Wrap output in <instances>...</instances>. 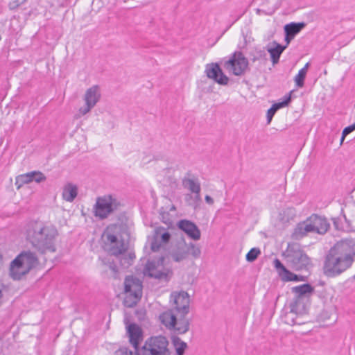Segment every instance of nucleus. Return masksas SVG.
Here are the masks:
<instances>
[{
  "label": "nucleus",
  "instance_id": "30",
  "mask_svg": "<svg viewBox=\"0 0 355 355\" xmlns=\"http://www.w3.org/2000/svg\"><path fill=\"white\" fill-rule=\"evenodd\" d=\"M187 244L179 245L177 250L171 254L172 258L174 261L179 262L186 259L187 256Z\"/></svg>",
  "mask_w": 355,
  "mask_h": 355
},
{
  "label": "nucleus",
  "instance_id": "8",
  "mask_svg": "<svg viewBox=\"0 0 355 355\" xmlns=\"http://www.w3.org/2000/svg\"><path fill=\"white\" fill-rule=\"evenodd\" d=\"M125 298L123 304L127 307H133L142 295V283L137 277H126L124 281Z\"/></svg>",
  "mask_w": 355,
  "mask_h": 355
},
{
  "label": "nucleus",
  "instance_id": "26",
  "mask_svg": "<svg viewBox=\"0 0 355 355\" xmlns=\"http://www.w3.org/2000/svg\"><path fill=\"white\" fill-rule=\"evenodd\" d=\"M306 26L304 22L290 23L284 26L285 34L294 37L298 34Z\"/></svg>",
  "mask_w": 355,
  "mask_h": 355
},
{
  "label": "nucleus",
  "instance_id": "43",
  "mask_svg": "<svg viewBox=\"0 0 355 355\" xmlns=\"http://www.w3.org/2000/svg\"><path fill=\"white\" fill-rule=\"evenodd\" d=\"M309 67V62H307V63L304 65V67L302 69H301V70H304L305 73H307V70H308Z\"/></svg>",
  "mask_w": 355,
  "mask_h": 355
},
{
  "label": "nucleus",
  "instance_id": "44",
  "mask_svg": "<svg viewBox=\"0 0 355 355\" xmlns=\"http://www.w3.org/2000/svg\"><path fill=\"white\" fill-rule=\"evenodd\" d=\"M26 173H27V175H28V178H29V179H31V182L34 181L35 175H32L31 172Z\"/></svg>",
  "mask_w": 355,
  "mask_h": 355
},
{
  "label": "nucleus",
  "instance_id": "9",
  "mask_svg": "<svg viewBox=\"0 0 355 355\" xmlns=\"http://www.w3.org/2000/svg\"><path fill=\"white\" fill-rule=\"evenodd\" d=\"M314 291V288L309 284H304L292 288V292L295 297L291 303V313L302 314L306 309L304 300L309 297Z\"/></svg>",
  "mask_w": 355,
  "mask_h": 355
},
{
  "label": "nucleus",
  "instance_id": "3",
  "mask_svg": "<svg viewBox=\"0 0 355 355\" xmlns=\"http://www.w3.org/2000/svg\"><path fill=\"white\" fill-rule=\"evenodd\" d=\"M122 207L123 203L116 196L107 194L96 198L94 213L96 217L103 220L120 211Z\"/></svg>",
  "mask_w": 355,
  "mask_h": 355
},
{
  "label": "nucleus",
  "instance_id": "39",
  "mask_svg": "<svg viewBox=\"0 0 355 355\" xmlns=\"http://www.w3.org/2000/svg\"><path fill=\"white\" fill-rule=\"evenodd\" d=\"M117 355H137L132 353L131 350L126 347H122L116 352Z\"/></svg>",
  "mask_w": 355,
  "mask_h": 355
},
{
  "label": "nucleus",
  "instance_id": "33",
  "mask_svg": "<svg viewBox=\"0 0 355 355\" xmlns=\"http://www.w3.org/2000/svg\"><path fill=\"white\" fill-rule=\"evenodd\" d=\"M260 254L261 251L259 248H252L246 254V260L249 262H253Z\"/></svg>",
  "mask_w": 355,
  "mask_h": 355
},
{
  "label": "nucleus",
  "instance_id": "34",
  "mask_svg": "<svg viewBox=\"0 0 355 355\" xmlns=\"http://www.w3.org/2000/svg\"><path fill=\"white\" fill-rule=\"evenodd\" d=\"M306 73L304 70H300L298 73L295 77V82L298 87H302L304 86V80L306 77Z\"/></svg>",
  "mask_w": 355,
  "mask_h": 355
},
{
  "label": "nucleus",
  "instance_id": "19",
  "mask_svg": "<svg viewBox=\"0 0 355 355\" xmlns=\"http://www.w3.org/2000/svg\"><path fill=\"white\" fill-rule=\"evenodd\" d=\"M127 334L130 343L138 354V351L140 349L139 347V343L143 340V332L141 329L135 323L130 324L127 327Z\"/></svg>",
  "mask_w": 355,
  "mask_h": 355
},
{
  "label": "nucleus",
  "instance_id": "15",
  "mask_svg": "<svg viewBox=\"0 0 355 355\" xmlns=\"http://www.w3.org/2000/svg\"><path fill=\"white\" fill-rule=\"evenodd\" d=\"M171 239L170 233L163 227H157L155 230L150 248L153 252L159 251Z\"/></svg>",
  "mask_w": 355,
  "mask_h": 355
},
{
  "label": "nucleus",
  "instance_id": "37",
  "mask_svg": "<svg viewBox=\"0 0 355 355\" xmlns=\"http://www.w3.org/2000/svg\"><path fill=\"white\" fill-rule=\"evenodd\" d=\"M354 130H355V123L351 125L346 127L343 131L340 144H342L343 142L345 137L347 135L351 133L352 131H354Z\"/></svg>",
  "mask_w": 355,
  "mask_h": 355
},
{
  "label": "nucleus",
  "instance_id": "25",
  "mask_svg": "<svg viewBox=\"0 0 355 355\" xmlns=\"http://www.w3.org/2000/svg\"><path fill=\"white\" fill-rule=\"evenodd\" d=\"M177 313H173L171 311H166L159 316L161 322L169 329H172L175 325V318Z\"/></svg>",
  "mask_w": 355,
  "mask_h": 355
},
{
  "label": "nucleus",
  "instance_id": "41",
  "mask_svg": "<svg viewBox=\"0 0 355 355\" xmlns=\"http://www.w3.org/2000/svg\"><path fill=\"white\" fill-rule=\"evenodd\" d=\"M205 202H206L208 205H212L214 204V200H213V198H212L211 196H208V195H207V196H205Z\"/></svg>",
  "mask_w": 355,
  "mask_h": 355
},
{
  "label": "nucleus",
  "instance_id": "36",
  "mask_svg": "<svg viewBox=\"0 0 355 355\" xmlns=\"http://www.w3.org/2000/svg\"><path fill=\"white\" fill-rule=\"evenodd\" d=\"M31 174L35 175L34 181L37 183H40L43 181H45L46 179V176L40 171H31Z\"/></svg>",
  "mask_w": 355,
  "mask_h": 355
},
{
  "label": "nucleus",
  "instance_id": "47",
  "mask_svg": "<svg viewBox=\"0 0 355 355\" xmlns=\"http://www.w3.org/2000/svg\"><path fill=\"white\" fill-rule=\"evenodd\" d=\"M343 217H344L345 220L346 221H347L346 216H344Z\"/></svg>",
  "mask_w": 355,
  "mask_h": 355
},
{
  "label": "nucleus",
  "instance_id": "2",
  "mask_svg": "<svg viewBox=\"0 0 355 355\" xmlns=\"http://www.w3.org/2000/svg\"><path fill=\"white\" fill-rule=\"evenodd\" d=\"M37 264L38 259L34 252L24 251L11 262L10 275L13 279L19 280Z\"/></svg>",
  "mask_w": 355,
  "mask_h": 355
},
{
  "label": "nucleus",
  "instance_id": "13",
  "mask_svg": "<svg viewBox=\"0 0 355 355\" xmlns=\"http://www.w3.org/2000/svg\"><path fill=\"white\" fill-rule=\"evenodd\" d=\"M330 250L340 257L347 259L352 263L355 257V241L352 239H345L338 242Z\"/></svg>",
  "mask_w": 355,
  "mask_h": 355
},
{
  "label": "nucleus",
  "instance_id": "6",
  "mask_svg": "<svg viewBox=\"0 0 355 355\" xmlns=\"http://www.w3.org/2000/svg\"><path fill=\"white\" fill-rule=\"evenodd\" d=\"M168 346V340L165 336H151L145 340L137 355H171Z\"/></svg>",
  "mask_w": 355,
  "mask_h": 355
},
{
  "label": "nucleus",
  "instance_id": "17",
  "mask_svg": "<svg viewBox=\"0 0 355 355\" xmlns=\"http://www.w3.org/2000/svg\"><path fill=\"white\" fill-rule=\"evenodd\" d=\"M182 186L184 189L189 190L193 194V199L196 202H200V183L198 178L187 173L182 181Z\"/></svg>",
  "mask_w": 355,
  "mask_h": 355
},
{
  "label": "nucleus",
  "instance_id": "31",
  "mask_svg": "<svg viewBox=\"0 0 355 355\" xmlns=\"http://www.w3.org/2000/svg\"><path fill=\"white\" fill-rule=\"evenodd\" d=\"M173 344L175 347L177 355H183L187 348V344L178 337L173 338Z\"/></svg>",
  "mask_w": 355,
  "mask_h": 355
},
{
  "label": "nucleus",
  "instance_id": "4",
  "mask_svg": "<svg viewBox=\"0 0 355 355\" xmlns=\"http://www.w3.org/2000/svg\"><path fill=\"white\" fill-rule=\"evenodd\" d=\"M330 227L326 218L317 215H312L303 223H299L295 229L294 234L297 238H301L309 232H316L319 234H325Z\"/></svg>",
  "mask_w": 355,
  "mask_h": 355
},
{
  "label": "nucleus",
  "instance_id": "35",
  "mask_svg": "<svg viewBox=\"0 0 355 355\" xmlns=\"http://www.w3.org/2000/svg\"><path fill=\"white\" fill-rule=\"evenodd\" d=\"M29 182H31V179H29L28 175H27V173H24V174L19 175L16 180V184H19V183L20 184L18 186V188H19L21 184H28Z\"/></svg>",
  "mask_w": 355,
  "mask_h": 355
},
{
  "label": "nucleus",
  "instance_id": "5",
  "mask_svg": "<svg viewBox=\"0 0 355 355\" xmlns=\"http://www.w3.org/2000/svg\"><path fill=\"white\" fill-rule=\"evenodd\" d=\"M287 263L295 270H302L311 265V260L297 243L288 244L284 253Z\"/></svg>",
  "mask_w": 355,
  "mask_h": 355
},
{
  "label": "nucleus",
  "instance_id": "32",
  "mask_svg": "<svg viewBox=\"0 0 355 355\" xmlns=\"http://www.w3.org/2000/svg\"><path fill=\"white\" fill-rule=\"evenodd\" d=\"M187 254L190 253L193 257L198 258L200 256L201 250L200 248L193 243H189L187 245Z\"/></svg>",
  "mask_w": 355,
  "mask_h": 355
},
{
  "label": "nucleus",
  "instance_id": "22",
  "mask_svg": "<svg viewBox=\"0 0 355 355\" xmlns=\"http://www.w3.org/2000/svg\"><path fill=\"white\" fill-rule=\"evenodd\" d=\"M273 266L283 282L291 281L293 273L289 271L278 259L273 261Z\"/></svg>",
  "mask_w": 355,
  "mask_h": 355
},
{
  "label": "nucleus",
  "instance_id": "1",
  "mask_svg": "<svg viewBox=\"0 0 355 355\" xmlns=\"http://www.w3.org/2000/svg\"><path fill=\"white\" fill-rule=\"evenodd\" d=\"M58 232L55 227L42 222L33 221L26 229V239L42 254L55 252Z\"/></svg>",
  "mask_w": 355,
  "mask_h": 355
},
{
  "label": "nucleus",
  "instance_id": "45",
  "mask_svg": "<svg viewBox=\"0 0 355 355\" xmlns=\"http://www.w3.org/2000/svg\"><path fill=\"white\" fill-rule=\"evenodd\" d=\"M275 10V7L272 6V8H270V12H274Z\"/></svg>",
  "mask_w": 355,
  "mask_h": 355
},
{
  "label": "nucleus",
  "instance_id": "27",
  "mask_svg": "<svg viewBox=\"0 0 355 355\" xmlns=\"http://www.w3.org/2000/svg\"><path fill=\"white\" fill-rule=\"evenodd\" d=\"M273 44L275 45V47L268 48V51L269 52V53L270 55L271 60H272L273 64H275L278 63L279 57H280L281 54L282 53V52L286 48V46L280 45L279 44H278L275 42H274Z\"/></svg>",
  "mask_w": 355,
  "mask_h": 355
},
{
  "label": "nucleus",
  "instance_id": "16",
  "mask_svg": "<svg viewBox=\"0 0 355 355\" xmlns=\"http://www.w3.org/2000/svg\"><path fill=\"white\" fill-rule=\"evenodd\" d=\"M205 73L207 76L214 80L217 83L226 85L228 84L229 78L223 73L218 63H210L205 66Z\"/></svg>",
  "mask_w": 355,
  "mask_h": 355
},
{
  "label": "nucleus",
  "instance_id": "46",
  "mask_svg": "<svg viewBox=\"0 0 355 355\" xmlns=\"http://www.w3.org/2000/svg\"><path fill=\"white\" fill-rule=\"evenodd\" d=\"M295 323H296V322H295V321H294L293 320H292V324H295Z\"/></svg>",
  "mask_w": 355,
  "mask_h": 355
},
{
  "label": "nucleus",
  "instance_id": "10",
  "mask_svg": "<svg viewBox=\"0 0 355 355\" xmlns=\"http://www.w3.org/2000/svg\"><path fill=\"white\" fill-rule=\"evenodd\" d=\"M248 67V60L241 51L234 52L228 60L224 62L225 69L236 76L244 74Z\"/></svg>",
  "mask_w": 355,
  "mask_h": 355
},
{
  "label": "nucleus",
  "instance_id": "11",
  "mask_svg": "<svg viewBox=\"0 0 355 355\" xmlns=\"http://www.w3.org/2000/svg\"><path fill=\"white\" fill-rule=\"evenodd\" d=\"M101 96V90L98 86L94 85L88 88L83 97L85 105L78 110L74 115V118L78 119L89 113L99 101Z\"/></svg>",
  "mask_w": 355,
  "mask_h": 355
},
{
  "label": "nucleus",
  "instance_id": "14",
  "mask_svg": "<svg viewBox=\"0 0 355 355\" xmlns=\"http://www.w3.org/2000/svg\"><path fill=\"white\" fill-rule=\"evenodd\" d=\"M171 300L175 304L176 313L187 315L189 311L190 299L189 294L185 291L174 292L171 295Z\"/></svg>",
  "mask_w": 355,
  "mask_h": 355
},
{
  "label": "nucleus",
  "instance_id": "20",
  "mask_svg": "<svg viewBox=\"0 0 355 355\" xmlns=\"http://www.w3.org/2000/svg\"><path fill=\"white\" fill-rule=\"evenodd\" d=\"M178 227L184 232L189 238L195 241H198L200 239V231L193 222L187 220H181L178 223Z\"/></svg>",
  "mask_w": 355,
  "mask_h": 355
},
{
  "label": "nucleus",
  "instance_id": "48",
  "mask_svg": "<svg viewBox=\"0 0 355 355\" xmlns=\"http://www.w3.org/2000/svg\"><path fill=\"white\" fill-rule=\"evenodd\" d=\"M353 223L355 224V217H354V219L353 220Z\"/></svg>",
  "mask_w": 355,
  "mask_h": 355
},
{
  "label": "nucleus",
  "instance_id": "42",
  "mask_svg": "<svg viewBox=\"0 0 355 355\" xmlns=\"http://www.w3.org/2000/svg\"><path fill=\"white\" fill-rule=\"evenodd\" d=\"M293 38L294 37H291V35L285 34V41L286 42V46Z\"/></svg>",
  "mask_w": 355,
  "mask_h": 355
},
{
  "label": "nucleus",
  "instance_id": "29",
  "mask_svg": "<svg viewBox=\"0 0 355 355\" xmlns=\"http://www.w3.org/2000/svg\"><path fill=\"white\" fill-rule=\"evenodd\" d=\"M290 101H291V96H288L284 101L273 104L272 105V107L268 110V112H267L268 123H270L275 112L279 109L286 106L289 103Z\"/></svg>",
  "mask_w": 355,
  "mask_h": 355
},
{
  "label": "nucleus",
  "instance_id": "40",
  "mask_svg": "<svg viewBox=\"0 0 355 355\" xmlns=\"http://www.w3.org/2000/svg\"><path fill=\"white\" fill-rule=\"evenodd\" d=\"M291 279H292L291 281L300 282V281H303L304 280V277L303 276H299V275H297L293 273Z\"/></svg>",
  "mask_w": 355,
  "mask_h": 355
},
{
  "label": "nucleus",
  "instance_id": "7",
  "mask_svg": "<svg viewBox=\"0 0 355 355\" xmlns=\"http://www.w3.org/2000/svg\"><path fill=\"white\" fill-rule=\"evenodd\" d=\"M352 264L347 259H345L329 250L324 262L323 272L327 277H336L345 271Z\"/></svg>",
  "mask_w": 355,
  "mask_h": 355
},
{
  "label": "nucleus",
  "instance_id": "23",
  "mask_svg": "<svg viewBox=\"0 0 355 355\" xmlns=\"http://www.w3.org/2000/svg\"><path fill=\"white\" fill-rule=\"evenodd\" d=\"M273 266L283 282L291 281L293 273L289 271L278 259L273 261Z\"/></svg>",
  "mask_w": 355,
  "mask_h": 355
},
{
  "label": "nucleus",
  "instance_id": "18",
  "mask_svg": "<svg viewBox=\"0 0 355 355\" xmlns=\"http://www.w3.org/2000/svg\"><path fill=\"white\" fill-rule=\"evenodd\" d=\"M104 236L106 245H109L107 250L111 254L117 256L125 251L126 246L124 242L122 240H119L115 235L106 233Z\"/></svg>",
  "mask_w": 355,
  "mask_h": 355
},
{
  "label": "nucleus",
  "instance_id": "49",
  "mask_svg": "<svg viewBox=\"0 0 355 355\" xmlns=\"http://www.w3.org/2000/svg\"><path fill=\"white\" fill-rule=\"evenodd\" d=\"M354 277L355 278V275L354 276Z\"/></svg>",
  "mask_w": 355,
  "mask_h": 355
},
{
  "label": "nucleus",
  "instance_id": "24",
  "mask_svg": "<svg viewBox=\"0 0 355 355\" xmlns=\"http://www.w3.org/2000/svg\"><path fill=\"white\" fill-rule=\"evenodd\" d=\"M78 195V188L71 183L67 184L62 191V198L67 202H72Z\"/></svg>",
  "mask_w": 355,
  "mask_h": 355
},
{
  "label": "nucleus",
  "instance_id": "28",
  "mask_svg": "<svg viewBox=\"0 0 355 355\" xmlns=\"http://www.w3.org/2000/svg\"><path fill=\"white\" fill-rule=\"evenodd\" d=\"M295 215L296 211L293 207H286L279 212L278 218L282 223H286L293 220Z\"/></svg>",
  "mask_w": 355,
  "mask_h": 355
},
{
  "label": "nucleus",
  "instance_id": "38",
  "mask_svg": "<svg viewBox=\"0 0 355 355\" xmlns=\"http://www.w3.org/2000/svg\"><path fill=\"white\" fill-rule=\"evenodd\" d=\"M185 200L189 206L196 207L200 202H196L193 199V194L189 193L185 196Z\"/></svg>",
  "mask_w": 355,
  "mask_h": 355
},
{
  "label": "nucleus",
  "instance_id": "21",
  "mask_svg": "<svg viewBox=\"0 0 355 355\" xmlns=\"http://www.w3.org/2000/svg\"><path fill=\"white\" fill-rule=\"evenodd\" d=\"M186 315H187L177 313L175 325L172 329L175 330L180 334L187 332L189 329V320L186 318Z\"/></svg>",
  "mask_w": 355,
  "mask_h": 355
},
{
  "label": "nucleus",
  "instance_id": "12",
  "mask_svg": "<svg viewBox=\"0 0 355 355\" xmlns=\"http://www.w3.org/2000/svg\"><path fill=\"white\" fill-rule=\"evenodd\" d=\"M144 274L150 277L168 282L172 275V272L159 261H148L146 264Z\"/></svg>",
  "mask_w": 355,
  "mask_h": 355
}]
</instances>
